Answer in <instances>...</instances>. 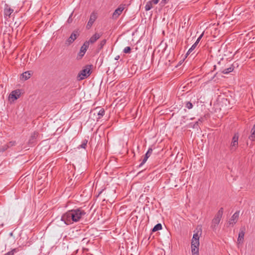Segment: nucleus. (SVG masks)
<instances>
[{"mask_svg": "<svg viewBox=\"0 0 255 255\" xmlns=\"http://www.w3.org/2000/svg\"><path fill=\"white\" fill-rule=\"evenodd\" d=\"M203 35V33H202L200 35V36L197 38V39L196 40V42L194 43H196V45H197V44H198V43L199 42V41H200L201 39L202 38V36Z\"/></svg>", "mask_w": 255, "mask_h": 255, "instance_id": "2f4dec72", "label": "nucleus"}, {"mask_svg": "<svg viewBox=\"0 0 255 255\" xmlns=\"http://www.w3.org/2000/svg\"><path fill=\"white\" fill-rule=\"evenodd\" d=\"M152 152V149L151 148H149L147 151L145 153V155L146 156H148V157H149L150 156V155L151 154Z\"/></svg>", "mask_w": 255, "mask_h": 255, "instance_id": "7c9ffc66", "label": "nucleus"}, {"mask_svg": "<svg viewBox=\"0 0 255 255\" xmlns=\"http://www.w3.org/2000/svg\"><path fill=\"white\" fill-rule=\"evenodd\" d=\"M245 236V232L244 230H241L239 232L238 240H237V243L238 245V247H239V245L242 244L244 241V238Z\"/></svg>", "mask_w": 255, "mask_h": 255, "instance_id": "dca6fc26", "label": "nucleus"}, {"mask_svg": "<svg viewBox=\"0 0 255 255\" xmlns=\"http://www.w3.org/2000/svg\"><path fill=\"white\" fill-rule=\"evenodd\" d=\"M124 7L123 6L120 5L118 8H117L113 14V18L117 19L119 16L122 13V11L124 10Z\"/></svg>", "mask_w": 255, "mask_h": 255, "instance_id": "4468645a", "label": "nucleus"}, {"mask_svg": "<svg viewBox=\"0 0 255 255\" xmlns=\"http://www.w3.org/2000/svg\"><path fill=\"white\" fill-rule=\"evenodd\" d=\"M9 147V145L5 144L1 146V147L0 148V152H3L5 150H6L7 149H8Z\"/></svg>", "mask_w": 255, "mask_h": 255, "instance_id": "b1692460", "label": "nucleus"}, {"mask_svg": "<svg viewBox=\"0 0 255 255\" xmlns=\"http://www.w3.org/2000/svg\"><path fill=\"white\" fill-rule=\"evenodd\" d=\"M89 46V45L88 44V42H85L83 43V44L80 48V51L78 54L77 58L81 59L84 56Z\"/></svg>", "mask_w": 255, "mask_h": 255, "instance_id": "0eeeda50", "label": "nucleus"}, {"mask_svg": "<svg viewBox=\"0 0 255 255\" xmlns=\"http://www.w3.org/2000/svg\"><path fill=\"white\" fill-rule=\"evenodd\" d=\"M199 232V231H197L196 233H194L192 239L191 252L192 255H199V239L201 235V233Z\"/></svg>", "mask_w": 255, "mask_h": 255, "instance_id": "f257e3e1", "label": "nucleus"}, {"mask_svg": "<svg viewBox=\"0 0 255 255\" xmlns=\"http://www.w3.org/2000/svg\"><path fill=\"white\" fill-rule=\"evenodd\" d=\"M105 114V110L103 109H101L98 113V115L99 116V119L103 117Z\"/></svg>", "mask_w": 255, "mask_h": 255, "instance_id": "a878e982", "label": "nucleus"}, {"mask_svg": "<svg viewBox=\"0 0 255 255\" xmlns=\"http://www.w3.org/2000/svg\"><path fill=\"white\" fill-rule=\"evenodd\" d=\"M0 226H1V227H3V224H1Z\"/></svg>", "mask_w": 255, "mask_h": 255, "instance_id": "58836bf2", "label": "nucleus"}, {"mask_svg": "<svg viewBox=\"0 0 255 255\" xmlns=\"http://www.w3.org/2000/svg\"><path fill=\"white\" fill-rule=\"evenodd\" d=\"M148 158L149 157H148V156H146L145 155L143 159H142L141 162L139 165V167H141L146 162V161Z\"/></svg>", "mask_w": 255, "mask_h": 255, "instance_id": "bb28decb", "label": "nucleus"}, {"mask_svg": "<svg viewBox=\"0 0 255 255\" xmlns=\"http://www.w3.org/2000/svg\"><path fill=\"white\" fill-rule=\"evenodd\" d=\"M102 36V34L100 33H95L93 35H92L89 40L86 41V42H88V44L89 45L90 44H94L95 43L97 40H98L101 36Z\"/></svg>", "mask_w": 255, "mask_h": 255, "instance_id": "f8f14e48", "label": "nucleus"}, {"mask_svg": "<svg viewBox=\"0 0 255 255\" xmlns=\"http://www.w3.org/2000/svg\"><path fill=\"white\" fill-rule=\"evenodd\" d=\"M238 140H239V134L238 133H235L232 138L230 149L232 151H234L236 150L238 146Z\"/></svg>", "mask_w": 255, "mask_h": 255, "instance_id": "20e7f679", "label": "nucleus"}, {"mask_svg": "<svg viewBox=\"0 0 255 255\" xmlns=\"http://www.w3.org/2000/svg\"><path fill=\"white\" fill-rule=\"evenodd\" d=\"M13 12V9L11 8L7 4L4 5L3 14L5 19L10 18L11 14Z\"/></svg>", "mask_w": 255, "mask_h": 255, "instance_id": "1a4fd4ad", "label": "nucleus"}, {"mask_svg": "<svg viewBox=\"0 0 255 255\" xmlns=\"http://www.w3.org/2000/svg\"><path fill=\"white\" fill-rule=\"evenodd\" d=\"M159 0H150V1L151 2V3L152 4H157L158 3Z\"/></svg>", "mask_w": 255, "mask_h": 255, "instance_id": "72a5a7b5", "label": "nucleus"}, {"mask_svg": "<svg viewBox=\"0 0 255 255\" xmlns=\"http://www.w3.org/2000/svg\"><path fill=\"white\" fill-rule=\"evenodd\" d=\"M106 43V39H103V40H102L98 45L99 49L101 50L103 48V46L105 45Z\"/></svg>", "mask_w": 255, "mask_h": 255, "instance_id": "4be33fe9", "label": "nucleus"}, {"mask_svg": "<svg viewBox=\"0 0 255 255\" xmlns=\"http://www.w3.org/2000/svg\"><path fill=\"white\" fill-rule=\"evenodd\" d=\"M90 69L88 67L83 69L78 74V78L80 80H83L90 75Z\"/></svg>", "mask_w": 255, "mask_h": 255, "instance_id": "423d86ee", "label": "nucleus"}, {"mask_svg": "<svg viewBox=\"0 0 255 255\" xmlns=\"http://www.w3.org/2000/svg\"><path fill=\"white\" fill-rule=\"evenodd\" d=\"M72 210L77 222H78L86 214V212L82 208H77Z\"/></svg>", "mask_w": 255, "mask_h": 255, "instance_id": "39448f33", "label": "nucleus"}, {"mask_svg": "<svg viewBox=\"0 0 255 255\" xmlns=\"http://www.w3.org/2000/svg\"><path fill=\"white\" fill-rule=\"evenodd\" d=\"M7 144L9 145V147L15 145V141H10L9 143H7Z\"/></svg>", "mask_w": 255, "mask_h": 255, "instance_id": "473e14b6", "label": "nucleus"}, {"mask_svg": "<svg viewBox=\"0 0 255 255\" xmlns=\"http://www.w3.org/2000/svg\"><path fill=\"white\" fill-rule=\"evenodd\" d=\"M38 132L34 131L33 132L30 136L28 140V143L30 146H32L35 142L36 138L38 136Z\"/></svg>", "mask_w": 255, "mask_h": 255, "instance_id": "2eb2a0df", "label": "nucleus"}, {"mask_svg": "<svg viewBox=\"0 0 255 255\" xmlns=\"http://www.w3.org/2000/svg\"><path fill=\"white\" fill-rule=\"evenodd\" d=\"M203 118H201L200 119H199L198 120V121L197 122H196L194 125V126H193V128H197L199 126V124H201L203 122Z\"/></svg>", "mask_w": 255, "mask_h": 255, "instance_id": "5701e85b", "label": "nucleus"}, {"mask_svg": "<svg viewBox=\"0 0 255 255\" xmlns=\"http://www.w3.org/2000/svg\"><path fill=\"white\" fill-rule=\"evenodd\" d=\"M162 229V225L161 224L159 223L156 224L152 229V232H156Z\"/></svg>", "mask_w": 255, "mask_h": 255, "instance_id": "aec40b11", "label": "nucleus"}, {"mask_svg": "<svg viewBox=\"0 0 255 255\" xmlns=\"http://www.w3.org/2000/svg\"><path fill=\"white\" fill-rule=\"evenodd\" d=\"M152 5L153 4L150 1H147L145 5V10L146 11L150 10L153 7Z\"/></svg>", "mask_w": 255, "mask_h": 255, "instance_id": "6ab92c4d", "label": "nucleus"}, {"mask_svg": "<svg viewBox=\"0 0 255 255\" xmlns=\"http://www.w3.org/2000/svg\"><path fill=\"white\" fill-rule=\"evenodd\" d=\"M97 18V16L96 13L93 12L91 14L89 20L86 25L87 29H89L91 27Z\"/></svg>", "mask_w": 255, "mask_h": 255, "instance_id": "9b49d317", "label": "nucleus"}, {"mask_svg": "<svg viewBox=\"0 0 255 255\" xmlns=\"http://www.w3.org/2000/svg\"><path fill=\"white\" fill-rule=\"evenodd\" d=\"M20 95V92L19 90H15L12 91L9 96V99H11L12 101L17 100L19 98Z\"/></svg>", "mask_w": 255, "mask_h": 255, "instance_id": "ddd939ff", "label": "nucleus"}, {"mask_svg": "<svg viewBox=\"0 0 255 255\" xmlns=\"http://www.w3.org/2000/svg\"><path fill=\"white\" fill-rule=\"evenodd\" d=\"M197 46V45L196 43H194L192 46H191V47L188 50V51H187V53H186V55H188L195 48V47Z\"/></svg>", "mask_w": 255, "mask_h": 255, "instance_id": "393cba45", "label": "nucleus"}, {"mask_svg": "<svg viewBox=\"0 0 255 255\" xmlns=\"http://www.w3.org/2000/svg\"><path fill=\"white\" fill-rule=\"evenodd\" d=\"M185 107H186V108H187L188 109H192L193 108V105L190 102H187L186 103Z\"/></svg>", "mask_w": 255, "mask_h": 255, "instance_id": "c756f323", "label": "nucleus"}, {"mask_svg": "<svg viewBox=\"0 0 255 255\" xmlns=\"http://www.w3.org/2000/svg\"><path fill=\"white\" fill-rule=\"evenodd\" d=\"M87 142H88V141L87 140H83L82 144L80 145V147L82 148H85L86 146L87 145Z\"/></svg>", "mask_w": 255, "mask_h": 255, "instance_id": "cd10ccee", "label": "nucleus"}, {"mask_svg": "<svg viewBox=\"0 0 255 255\" xmlns=\"http://www.w3.org/2000/svg\"><path fill=\"white\" fill-rule=\"evenodd\" d=\"M234 67L233 66V65H231L230 67L224 69L222 71V73H223V74H228V73L232 72L234 70Z\"/></svg>", "mask_w": 255, "mask_h": 255, "instance_id": "a211bd4d", "label": "nucleus"}, {"mask_svg": "<svg viewBox=\"0 0 255 255\" xmlns=\"http://www.w3.org/2000/svg\"><path fill=\"white\" fill-rule=\"evenodd\" d=\"M131 50V48L129 46L126 47L123 50V52L125 53H130Z\"/></svg>", "mask_w": 255, "mask_h": 255, "instance_id": "c85d7f7f", "label": "nucleus"}, {"mask_svg": "<svg viewBox=\"0 0 255 255\" xmlns=\"http://www.w3.org/2000/svg\"><path fill=\"white\" fill-rule=\"evenodd\" d=\"M79 34L78 31H73L68 39L67 40L66 44L70 45L79 36Z\"/></svg>", "mask_w": 255, "mask_h": 255, "instance_id": "9d476101", "label": "nucleus"}, {"mask_svg": "<svg viewBox=\"0 0 255 255\" xmlns=\"http://www.w3.org/2000/svg\"><path fill=\"white\" fill-rule=\"evenodd\" d=\"M21 78L22 79H23L24 80H26L28 79L29 78H30V77L31 76V73H30L29 71H26V72L23 73L21 75Z\"/></svg>", "mask_w": 255, "mask_h": 255, "instance_id": "f3484780", "label": "nucleus"}, {"mask_svg": "<svg viewBox=\"0 0 255 255\" xmlns=\"http://www.w3.org/2000/svg\"><path fill=\"white\" fill-rule=\"evenodd\" d=\"M18 251V249H17V248L13 249L12 250H11L10 251L5 253L3 255H14V254L15 253H17Z\"/></svg>", "mask_w": 255, "mask_h": 255, "instance_id": "412c9836", "label": "nucleus"}, {"mask_svg": "<svg viewBox=\"0 0 255 255\" xmlns=\"http://www.w3.org/2000/svg\"><path fill=\"white\" fill-rule=\"evenodd\" d=\"M169 0H162L161 1V4L164 5Z\"/></svg>", "mask_w": 255, "mask_h": 255, "instance_id": "f704fd0d", "label": "nucleus"}, {"mask_svg": "<svg viewBox=\"0 0 255 255\" xmlns=\"http://www.w3.org/2000/svg\"><path fill=\"white\" fill-rule=\"evenodd\" d=\"M60 220L66 225H70L73 222H77L72 210L64 213L61 217Z\"/></svg>", "mask_w": 255, "mask_h": 255, "instance_id": "f03ea898", "label": "nucleus"}, {"mask_svg": "<svg viewBox=\"0 0 255 255\" xmlns=\"http://www.w3.org/2000/svg\"><path fill=\"white\" fill-rule=\"evenodd\" d=\"M119 57H120V56H117L115 58V59H116V60H118V59H119Z\"/></svg>", "mask_w": 255, "mask_h": 255, "instance_id": "c9c22d12", "label": "nucleus"}, {"mask_svg": "<svg viewBox=\"0 0 255 255\" xmlns=\"http://www.w3.org/2000/svg\"><path fill=\"white\" fill-rule=\"evenodd\" d=\"M240 214V211H236L233 215L231 217V219L228 222V224L229 226L232 227L234 226V225L237 222L239 219Z\"/></svg>", "mask_w": 255, "mask_h": 255, "instance_id": "6e6552de", "label": "nucleus"}, {"mask_svg": "<svg viewBox=\"0 0 255 255\" xmlns=\"http://www.w3.org/2000/svg\"><path fill=\"white\" fill-rule=\"evenodd\" d=\"M68 21L69 22H70V21H71V20H69V19H68Z\"/></svg>", "mask_w": 255, "mask_h": 255, "instance_id": "e433bc0d", "label": "nucleus"}, {"mask_svg": "<svg viewBox=\"0 0 255 255\" xmlns=\"http://www.w3.org/2000/svg\"><path fill=\"white\" fill-rule=\"evenodd\" d=\"M223 213V208H221L219 209V210L218 211L217 213L215 215L214 219L212 220V225H211V227L213 230H216L217 227L220 223V222L222 217Z\"/></svg>", "mask_w": 255, "mask_h": 255, "instance_id": "7ed1b4c3", "label": "nucleus"}, {"mask_svg": "<svg viewBox=\"0 0 255 255\" xmlns=\"http://www.w3.org/2000/svg\"><path fill=\"white\" fill-rule=\"evenodd\" d=\"M68 21L69 22H70V21H71V20H69V19H68Z\"/></svg>", "mask_w": 255, "mask_h": 255, "instance_id": "4c0bfd02", "label": "nucleus"}]
</instances>
